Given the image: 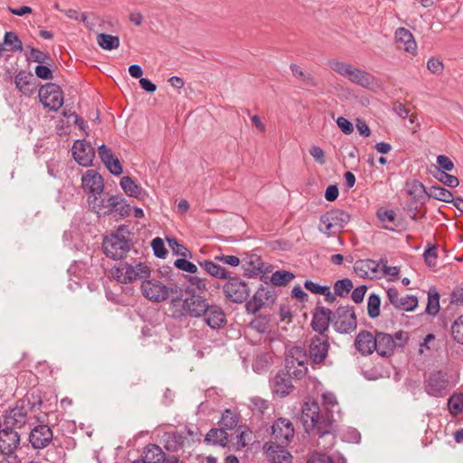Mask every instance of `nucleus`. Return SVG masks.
Wrapping results in <instances>:
<instances>
[{"label": "nucleus", "mask_w": 463, "mask_h": 463, "mask_svg": "<svg viewBox=\"0 0 463 463\" xmlns=\"http://www.w3.org/2000/svg\"><path fill=\"white\" fill-rule=\"evenodd\" d=\"M222 429L232 430L238 424V417L231 410H225L222 413L221 421Z\"/></svg>", "instance_id": "nucleus-49"}, {"label": "nucleus", "mask_w": 463, "mask_h": 463, "mask_svg": "<svg viewBox=\"0 0 463 463\" xmlns=\"http://www.w3.org/2000/svg\"><path fill=\"white\" fill-rule=\"evenodd\" d=\"M167 243L174 254L187 258L191 257L192 253L184 245L180 244L175 238H167Z\"/></svg>", "instance_id": "nucleus-51"}, {"label": "nucleus", "mask_w": 463, "mask_h": 463, "mask_svg": "<svg viewBox=\"0 0 463 463\" xmlns=\"http://www.w3.org/2000/svg\"><path fill=\"white\" fill-rule=\"evenodd\" d=\"M329 67L341 76L346 78L352 83L360 87L372 90L378 86L377 80L371 73L358 69L350 63L337 60H330Z\"/></svg>", "instance_id": "nucleus-3"}, {"label": "nucleus", "mask_w": 463, "mask_h": 463, "mask_svg": "<svg viewBox=\"0 0 463 463\" xmlns=\"http://www.w3.org/2000/svg\"><path fill=\"white\" fill-rule=\"evenodd\" d=\"M205 323L213 329H217L226 324L223 310L216 305H209L207 311L203 315Z\"/></svg>", "instance_id": "nucleus-28"}, {"label": "nucleus", "mask_w": 463, "mask_h": 463, "mask_svg": "<svg viewBox=\"0 0 463 463\" xmlns=\"http://www.w3.org/2000/svg\"><path fill=\"white\" fill-rule=\"evenodd\" d=\"M111 275L118 282L128 284L133 280L148 278L150 269L141 262L121 261L111 269Z\"/></svg>", "instance_id": "nucleus-4"}, {"label": "nucleus", "mask_w": 463, "mask_h": 463, "mask_svg": "<svg viewBox=\"0 0 463 463\" xmlns=\"http://www.w3.org/2000/svg\"><path fill=\"white\" fill-rule=\"evenodd\" d=\"M294 278L295 275L290 271L278 270L269 277V281L272 286L281 287L288 284Z\"/></svg>", "instance_id": "nucleus-43"}, {"label": "nucleus", "mask_w": 463, "mask_h": 463, "mask_svg": "<svg viewBox=\"0 0 463 463\" xmlns=\"http://www.w3.org/2000/svg\"><path fill=\"white\" fill-rule=\"evenodd\" d=\"M189 286L187 291L192 295H200L207 290L205 279L197 276H190L188 279Z\"/></svg>", "instance_id": "nucleus-45"}, {"label": "nucleus", "mask_w": 463, "mask_h": 463, "mask_svg": "<svg viewBox=\"0 0 463 463\" xmlns=\"http://www.w3.org/2000/svg\"><path fill=\"white\" fill-rule=\"evenodd\" d=\"M82 187L89 196L103 194L104 184L102 176L95 170H88L81 178Z\"/></svg>", "instance_id": "nucleus-20"}, {"label": "nucleus", "mask_w": 463, "mask_h": 463, "mask_svg": "<svg viewBox=\"0 0 463 463\" xmlns=\"http://www.w3.org/2000/svg\"><path fill=\"white\" fill-rule=\"evenodd\" d=\"M53 439V432L47 424H37L34 426L28 437V440L34 449L47 448Z\"/></svg>", "instance_id": "nucleus-14"}, {"label": "nucleus", "mask_w": 463, "mask_h": 463, "mask_svg": "<svg viewBox=\"0 0 463 463\" xmlns=\"http://www.w3.org/2000/svg\"><path fill=\"white\" fill-rule=\"evenodd\" d=\"M323 408L317 402H305L302 407V421L307 431L316 430L319 437L331 435L334 430L335 412H339V405L334 393L322 395Z\"/></svg>", "instance_id": "nucleus-1"}, {"label": "nucleus", "mask_w": 463, "mask_h": 463, "mask_svg": "<svg viewBox=\"0 0 463 463\" xmlns=\"http://www.w3.org/2000/svg\"><path fill=\"white\" fill-rule=\"evenodd\" d=\"M290 70L296 78L302 80L304 87L313 88L317 86V80L309 72L302 70L298 65L292 63Z\"/></svg>", "instance_id": "nucleus-38"}, {"label": "nucleus", "mask_w": 463, "mask_h": 463, "mask_svg": "<svg viewBox=\"0 0 463 463\" xmlns=\"http://www.w3.org/2000/svg\"><path fill=\"white\" fill-rule=\"evenodd\" d=\"M282 444H265L267 458L269 463H291L292 456Z\"/></svg>", "instance_id": "nucleus-26"}, {"label": "nucleus", "mask_w": 463, "mask_h": 463, "mask_svg": "<svg viewBox=\"0 0 463 463\" xmlns=\"http://www.w3.org/2000/svg\"><path fill=\"white\" fill-rule=\"evenodd\" d=\"M97 43L100 48L108 51L116 50L119 47V38L107 33L98 34Z\"/></svg>", "instance_id": "nucleus-40"}, {"label": "nucleus", "mask_w": 463, "mask_h": 463, "mask_svg": "<svg viewBox=\"0 0 463 463\" xmlns=\"http://www.w3.org/2000/svg\"><path fill=\"white\" fill-rule=\"evenodd\" d=\"M39 98L44 107L57 111L63 104V92L55 83H47L39 90Z\"/></svg>", "instance_id": "nucleus-11"}, {"label": "nucleus", "mask_w": 463, "mask_h": 463, "mask_svg": "<svg viewBox=\"0 0 463 463\" xmlns=\"http://www.w3.org/2000/svg\"><path fill=\"white\" fill-rule=\"evenodd\" d=\"M428 70L433 74H440L443 71V63L440 60L431 58L427 62Z\"/></svg>", "instance_id": "nucleus-62"}, {"label": "nucleus", "mask_w": 463, "mask_h": 463, "mask_svg": "<svg viewBox=\"0 0 463 463\" xmlns=\"http://www.w3.org/2000/svg\"><path fill=\"white\" fill-rule=\"evenodd\" d=\"M200 266L211 276L217 279H229L230 272L223 267L214 263L211 260H205L203 262H200Z\"/></svg>", "instance_id": "nucleus-37"}, {"label": "nucleus", "mask_w": 463, "mask_h": 463, "mask_svg": "<svg viewBox=\"0 0 463 463\" xmlns=\"http://www.w3.org/2000/svg\"><path fill=\"white\" fill-rule=\"evenodd\" d=\"M33 80V75L27 74L24 71L19 72L15 76V85L16 88L19 89L21 92L25 95H29L33 92V89L31 86V80Z\"/></svg>", "instance_id": "nucleus-41"}, {"label": "nucleus", "mask_w": 463, "mask_h": 463, "mask_svg": "<svg viewBox=\"0 0 463 463\" xmlns=\"http://www.w3.org/2000/svg\"><path fill=\"white\" fill-rule=\"evenodd\" d=\"M307 463H334L332 458L325 453L313 452Z\"/></svg>", "instance_id": "nucleus-60"}, {"label": "nucleus", "mask_w": 463, "mask_h": 463, "mask_svg": "<svg viewBox=\"0 0 463 463\" xmlns=\"http://www.w3.org/2000/svg\"><path fill=\"white\" fill-rule=\"evenodd\" d=\"M120 186L128 195L135 198H141L146 194L142 187L137 185L129 176H124L121 178Z\"/></svg>", "instance_id": "nucleus-35"}, {"label": "nucleus", "mask_w": 463, "mask_h": 463, "mask_svg": "<svg viewBox=\"0 0 463 463\" xmlns=\"http://www.w3.org/2000/svg\"><path fill=\"white\" fill-rule=\"evenodd\" d=\"M102 248L107 257L113 260H120L130 250V244L124 237H120L118 234H111L105 237Z\"/></svg>", "instance_id": "nucleus-10"}, {"label": "nucleus", "mask_w": 463, "mask_h": 463, "mask_svg": "<svg viewBox=\"0 0 463 463\" xmlns=\"http://www.w3.org/2000/svg\"><path fill=\"white\" fill-rule=\"evenodd\" d=\"M332 311L324 307H318L315 309L311 326L314 331L317 332V335H326L325 332L328 329L329 323H332Z\"/></svg>", "instance_id": "nucleus-21"}, {"label": "nucleus", "mask_w": 463, "mask_h": 463, "mask_svg": "<svg viewBox=\"0 0 463 463\" xmlns=\"http://www.w3.org/2000/svg\"><path fill=\"white\" fill-rule=\"evenodd\" d=\"M272 363L271 355L269 354H260L253 361L252 368L255 372L260 373L265 372Z\"/></svg>", "instance_id": "nucleus-46"}, {"label": "nucleus", "mask_w": 463, "mask_h": 463, "mask_svg": "<svg viewBox=\"0 0 463 463\" xmlns=\"http://www.w3.org/2000/svg\"><path fill=\"white\" fill-rule=\"evenodd\" d=\"M424 260L430 267L436 265V260L438 258L437 247L435 245L427 249L423 253Z\"/></svg>", "instance_id": "nucleus-58"}, {"label": "nucleus", "mask_w": 463, "mask_h": 463, "mask_svg": "<svg viewBox=\"0 0 463 463\" xmlns=\"http://www.w3.org/2000/svg\"><path fill=\"white\" fill-rule=\"evenodd\" d=\"M108 205L112 207L109 208L110 214L115 213L120 217L128 216L130 214V205L119 195H109Z\"/></svg>", "instance_id": "nucleus-32"}, {"label": "nucleus", "mask_w": 463, "mask_h": 463, "mask_svg": "<svg viewBox=\"0 0 463 463\" xmlns=\"http://www.w3.org/2000/svg\"><path fill=\"white\" fill-rule=\"evenodd\" d=\"M448 404L451 413L461 412L463 411V394L450 397Z\"/></svg>", "instance_id": "nucleus-55"}, {"label": "nucleus", "mask_w": 463, "mask_h": 463, "mask_svg": "<svg viewBox=\"0 0 463 463\" xmlns=\"http://www.w3.org/2000/svg\"><path fill=\"white\" fill-rule=\"evenodd\" d=\"M430 197L445 203H451L454 198L452 193L449 190L441 186L435 185H432L429 190V198Z\"/></svg>", "instance_id": "nucleus-44"}, {"label": "nucleus", "mask_w": 463, "mask_h": 463, "mask_svg": "<svg viewBox=\"0 0 463 463\" xmlns=\"http://www.w3.org/2000/svg\"><path fill=\"white\" fill-rule=\"evenodd\" d=\"M332 326L340 334H350L357 327V319L352 307H339L333 313Z\"/></svg>", "instance_id": "nucleus-7"}, {"label": "nucleus", "mask_w": 463, "mask_h": 463, "mask_svg": "<svg viewBox=\"0 0 463 463\" xmlns=\"http://www.w3.org/2000/svg\"><path fill=\"white\" fill-rule=\"evenodd\" d=\"M207 300L200 295H192L183 302L184 311L194 317H202L208 309Z\"/></svg>", "instance_id": "nucleus-22"}, {"label": "nucleus", "mask_w": 463, "mask_h": 463, "mask_svg": "<svg viewBox=\"0 0 463 463\" xmlns=\"http://www.w3.org/2000/svg\"><path fill=\"white\" fill-rule=\"evenodd\" d=\"M185 439V436L179 431L165 432L162 436L164 447L169 452H176L181 449Z\"/></svg>", "instance_id": "nucleus-31"}, {"label": "nucleus", "mask_w": 463, "mask_h": 463, "mask_svg": "<svg viewBox=\"0 0 463 463\" xmlns=\"http://www.w3.org/2000/svg\"><path fill=\"white\" fill-rule=\"evenodd\" d=\"M98 154L102 163L112 175H119L122 174L123 170L121 164L119 160L114 156L112 150L109 147L104 144L100 145L98 147Z\"/></svg>", "instance_id": "nucleus-25"}, {"label": "nucleus", "mask_w": 463, "mask_h": 463, "mask_svg": "<svg viewBox=\"0 0 463 463\" xmlns=\"http://www.w3.org/2000/svg\"><path fill=\"white\" fill-rule=\"evenodd\" d=\"M394 37L399 50H403L412 55L416 54L417 43L412 33L409 30L400 27L395 31Z\"/></svg>", "instance_id": "nucleus-23"}, {"label": "nucleus", "mask_w": 463, "mask_h": 463, "mask_svg": "<svg viewBox=\"0 0 463 463\" xmlns=\"http://www.w3.org/2000/svg\"><path fill=\"white\" fill-rule=\"evenodd\" d=\"M276 292L272 286H261L255 292L250 300L246 303V310L250 314H256L264 306L274 303Z\"/></svg>", "instance_id": "nucleus-12"}, {"label": "nucleus", "mask_w": 463, "mask_h": 463, "mask_svg": "<svg viewBox=\"0 0 463 463\" xmlns=\"http://www.w3.org/2000/svg\"><path fill=\"white\" fill-rule=\"evenodd\" d=\"M354 270L361 278L377 279L380 277V263L371 259L358 260L354 264Z\"/></svg>", "instance_id": "nucleus-24"}, {"label": "nucleus", "mask_w": 463, "mask_h": 463, "mask_svg": "<svg viewBox=\"0 0 463 463\" xmlns=\"http://www.w3.org/2000/svg\"><path fill=\"white\" fill-rule=\"evenodd\" d=\"M243 267L245 271L250 276L256 275L261 272L263 261L260 256L252 254L243 259Z\"/></svg>", "instance_id": "nucleus-39"}, {"label": "nucleus", "mask_w": 463, "mask_h": 463, "mask_svg": "<svg viewBox=\"0 0 463 463\" xmlns=\"http://www.w3.org/2000/svg\"><path fill=\"white\" fill-rule=\"evenodd\" d=\"M353 288V282L349 279L337 280L334 285L335 295L339 297L346 296Z\"/></svg>", "instance_id": "nucleus-50"}, {"label": "nucleus", "mask_w": 463, "mask_h": 463, "mask_svg": "<svg viewBox=\"0 0 463 463\" xmlns=\"http://www.w3.org/2000/svg\"><path fill=\"white\" fill-rule=\"evenodd\" d=\"M349 221L350 215L346 212L341 209H333L321 215L318 230L327 236H332L340 232Z\"/></svg>", "instance_id": "nucleus-6"}, {"label": "nucleus", "mask_w": 463, "mask_h": 463, "mask_svg": "<svg viewBox=\"0 0 463 463\" xmlns=\"http://www.w3.org/2000/svg\"><path fill=\"white\" fill-rule=\"evenodd\" d=\"M204 441L208 444L225 447L228 442V434L224 429H211L205 436Z\"/></svg>", "instance_id": "nucleus-36"}, {"label": "nucleus", "mask_w": 463, "mask_h": 463, "mask_svg": "<svg viewBox=\"0 0 463 463\" xmlns=\"http://www.w3.org/2000/svg\"><path fill=\"white\" fill-rule=\"evenodd\" d=\"M307 373L306 350L296 346L286 358V370L279 371L272 382V391L280 397L289 394L294 386L291 378L302 379Z\"/></svg>", "instance_id": "nucleus-2"}, {"label": "nucleus", "mask_w": 463, "mask_h": 463, "mask_svg": "<svg viewBox=\"0 0 463 463\" xmlns=\"http://www.w3.org/2000/svg\"><path fill=\"white\" fill-rule=\"evenodd\" d=\"M141 290L143 295L154 302L165 300L170 292L176 291L174 288H167L162 282L156 279H146L142 282Z\"/></svg>", "instance_id": "nucleus-13"}, {"label": "nucleus", "mask_w": 463, "mask_h": 463, "mask_svg": "<svg viewBox=\"0 0 463 463\" xmlns=\"http://www.w3.org/2000/svg\"><path fill=\"white\" fill-rule=\"evenodd\" d=\"M435 177L443 183L445 185L455 188L459 184V181L458 177L455 175H449L444 171H438V174L435 175Z\"/></svg>", "instance_id": "nucleus-52"}, {"label": "nucleus", "mask_w": 463, "mask_h": 463, "mask_svg": "<svg viewBox=\"0 0 463 463\" xmlns=\"http://www.w3.org/2000/svg\"><path fill=\"white\" fill-rule=\"evenodd\" d=\"M309 153L313 156L314 160L319 165H324L326 163L325 152L319 146H311Z\"/></svg>", "instance_id": "nucleus-63"}, {"label": "nucleus", "mask_w": 463, "mask_h": 463, "mask_svg": "<svg viewBox=\"0 0 463 463\" xmlns=\"http://www.w3.org/2000/svg\"><path fill=\"white\" fill-rule=\"evenodd\" d=\"M305 288L309 290L310 292L312 293H315V294H320V295H323V294H326V293H329V287L327 286H320L313 281H310V280H307L304 284Z\"/></svg>", "instance_id": "nucleus-59"}, {"label": "nucleus", "mask_w": 463, "mask_h": 463, "mask_svg": "<svg viewBox=\"0 0 463 463\" xmlns=\"http://www.w3.org/2000/svg\"><path fill=\"white\" fill-rule=\"evenodd\" d=\"M408 341V334L398 331L394 335L387 333L377 332L375 334V351L383 357L391 356L395 349L402 348Z\"/></svg>", "instance_id": "nucleus-5"}, {"label": "nucleus", "mask_w": 463, "mask_h": 463, "mask_svg": "<svg viewBox=\"0 0 463 463\" xmlns=\"http://www.w3.org/2000/svg\"><path fill=\"white\" fill-rule=\"evenodd\" d=\"M214 260L232 267H237L241 262L240 259L233 255L219 254L214 257Z\"/></svg>", "instance_id": "nucleus-61"}, {"label": "nucleus", "mask_w": 463, "mask_h": 463, "mask_svg": "<svg viewBox=\"0 0 463 463\" xmlns=\"http://www.w3.org/2000/svg\"><path fill=\"white\" fill-rule=\"evenodd\" d=\"M381 298L377 294H371L367 301L368 316L376 318L380 316Z\"/></svg>", "instance_id": "nucleus-47"}, {"label": "nucleus", "mask_w": 463, "mask_h": 463, "mask_svg": "<svg viewBox=\"0 0 463 463\" xmlns=\"http://www.w3.org/2000/svg\"><path fill=\"white\" fill-rule=\"evenodd\" d=\"M375 345V335L367 330L360 331L354 340L356 349L363 355L373 354Z\"/></svg>", "instance_id": "nucleus-27"}, {"label": "nucleus", "mask_w": 463, "mask_h": 463, "mask_svg": "<svg viewBox=\"0 0 463 463\" xmlns=\"http://www.w3.org/2000/svg\"><path fill=\"white\" fill-rule=\"evenodd\" d=\"M405 189L411 200L416 203H425L426 200L429 198V191H427L423 184L418 180L407 182Z\"/></svg>", "instance_id": "nucleus-30"}, {"label": "nucleus", "mask_w": 463, "mask_h": 463, "mask_svg": "<svg viewBox=\"0 0 463 463\" xmlns=\"http://www.w3.org/2000/svg\"><path fill=\"white\" fill-rule=\"evenodd\" d=\"M75 161L82 165L89 166L92 164L95 151L90 143L85 140H76L71 148Z\"/></svg>", "instance_id": "nucleus-17"}, {"label": "nucleus", "mask_w": 463, "mask_h": 463, "mask_svg": "<svg viewBox=\"0 0 463 463\" xmlns=\"http://www.w3.org/2000/svg\"><path fill=\"white\" fill-rule=\"evenodd\" d=\"M386 293L389 302L397 309L412 311L418 306V299L413 295L400 296L394 288H389Z\"/></svg>", "instance_id": "nucleus-18"}, {"label": "nucleus", "mask_w": 463, "mask_h": 463, "mask_svg": "<svg viewBox=\"0 0 463 463\" xmlns=\"http://www.w3.org/2000/svg\"><path fill=\"white\" fill-rule=\"evenodd\" d=\"M20 444V435L12 428L6 427L0 430V453L10 456L14 453Z\"/></svg>", "instance_id": "nucleus-19"}, {"label": "nucleus", "mask_w": 463, "mask_h": 463, "mask_svg": "<svg viewBox=\"0 0 463 463\" xmlns=\"http://www.w3.org/2000/svg\"><path fill=\"white\" fill-rule=\"evenodd\" d=\"M174 266L181 270L194 274L197 272L198 269L196 265L192 263L191 261L185 260V258L178 259L174 262Z\"/></svg>", "instance_id": "nucleus-54"}, {"label": "nucleus", "mask_w": 463, "mask_h": 463, "mask_svg": "<svg viewBox=\"0 0 463 463\" xmlns=\"http://www.w3.org/2000/svg\"><path fill=\"white\" fill-rule=\"evenodd\" d=\"M27 410L23 405H16L5 411V421L6 424L13 425L17 428L24 426L27 420Z\"/></svg>", "instance_id": "nucleus-29"}, {"label": "nucleus", "mask_w": 463, "mask_h": 463, "mask_svg": "<svg viewBox=\"0 0 463 463\" xmlns=\"http://www.w3.org/2000/svg\"><path fill=\"white\" fill-rule=\"evenodd\" d=\"M439 310V293L433 289L430 290L428 293V304L426 307V312L429 315L435 316Z\"/></svg>", "instance_id": "nucleus-48"}, {"label": "nucleus", "mask_w": 463, "mask_h": 463, "mask_svg": "<svg viewBox=\"0 0 463 463\" xmlns=\"http://www.w3.org/2000/svg\"><path fill=\"white\" fill-rule=\"evenodd\" d=\"M451 383L447 373L437 371L430 373L425 380V392L434 397H443L449 392Z\"/></svg>", "instance_id": "nucleus-9"}, {"label": "nucleus", "mask_w": 463, "mask_h": 463, "mask_svg": "<svg viewBox=\"0 0 463 463\" xmlns=\"http://www.w3.org/2000/svg\"><path fill=\"white\" fill-rule=\"evenodd\" d=\"M144 460L146 463H163L165 460V452L163 449L156 444H148L145 448Z\"/></svg>", "instance_id": "nucleus-34"}, {"label": "nucleus", "mask_w": 463, "mask_h": 463, "mask_svg": "<svg viewBox=\"0 0 463 463\" xmlns=\"http://www.w3.org/2000/svg\"><path fill=\"white\" fill-rule=\"evenodd\" d=\"M451 334L458 343L463 345V315L452 324Z\"/></svg>", "instance_id": "nucleus-53"}, {"label": "nucleus", "mask_w": 463, "mask_h": 463, "mask_svg": "<svg viewBox=\"0 0 463 463\" xmlns=\"http://www.w3.org/2000/svg\"><path fill=\"white\" fill-rule=\"evenodd\" d=\"M330 344L327 335H315L310 339L307 355L312 365L326 364Z\"/></svg>", "instance_id": "nucleus-8"}, {"label": "nucleus", "mask_w": 463, "mask_h": 463, "mask_svg": "<svg viewBox=\"0 0 463 463\" xmlns=\"http://www.w3.org/2000/svg\"><path fill=\"white\" fill-rule=\"evenodd\" d=\"M437 164L439 165V167H437V171L449 172L452 171L454 168L453 162L447 156H438Z\"/></svg>", "instance_id": "nucleus-57"}, {"label": "nucleus", "mask_w": 463, "mask_h": 463, "mask_svg": "<svg viewBox=\"0 0 463 463\" xmlns=\"http://www.w3.org/2000/svg\"><path fill=\"white\" fill-rule=\"evenodd\" d=\"M151 246L153 248L154 254L157 258H160V259L165 258V256L167 255V250H165L164 241L161 238H159V237L155 238L151 242Z\"/></svg>", "instance_id": "nucleus-56"}, {"label": "nucleus", "mask_w": 463, "mask_h": 463, "mask_svg": "<svg viewBox=\"0 0 463 463\" xmlns=\"http://www.w3.org/2000/svg\"><path fill=\"white\" fill-rule=\"evenodd\" d=\"M223 291L226 298L235 303L244 302L250 295L248 285L238 278H229Z\"/></svg>", "instance_id": "nucleus-15"}, {"label": "nucleus", "mask_w": 463, "mask_h": 463, "mask_svg": "<svg viewBox=\"0 0 463 463\" xmlns=\"http://www.w3.org/2000/svg\"><path fill=\"white\" fill-rule=\"evenodd\" d=\"M109 196L107 195L105 197H102L101 195H95V196H89L88 197V203L91 206L92 210L96 212L97 213H103L107 215H110L109 208H112L111 206H109Z\"/></svg>", "instance_id": "nucleus-33"}, {"label": "nucleus", "mask_w": 463, "mask_h": 463, "mask_svg": "<svg viewBox=\"0 0 463 463\" xmlns=\"http://www.w3.org/2000/svg\"><path fill=\"white\" fill-rule=\"evenodd\" d=\"M336 124L338 128L342 130L345 135H349L354 131L353 124L345 118L339 117L336 119Z\"/></svg>", "instance_id": "nucleus-64"}, {"label": "nucleus", "mask_w": 463, "mask_h": 463, "mask_svg": "<svg viewBox=\"0 0 463 463\" xmlns=\"http://www.w3.org/2000/svg\"><path fill=\"white\" fill-rule=\"evenodd\" d=\"M4 45L6 46V50L10 52H22L23 43L16 33L6 32L4 37Z\"/></svg>", "instance_id": "nucleus-42"}, {"label": "nucleus", "mask_w": 463, "mask_h": 463, "mask_svg": "<svg viewBox=\"0 0 463 463\" xmlns=\"http://www.w3.org/2000/svg\"><path fill=\"white\" fill-rule=\"evenodd\" d=\"M272 438L274 444H282L286 446L294 437V428L289 420L279 418L272 425Z\"/></svg>", "instance_id": "nucleus-16"}]
</instances>
